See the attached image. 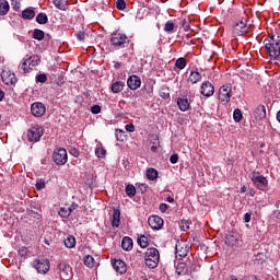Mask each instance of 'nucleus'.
I'll return each instance as SVG.
<instances>
[{
  "mask_svg": "<svg viewBox=\"0 0 280 280\" xmlns=\"http://www.w3.org/2000/svg\"><path fill=\"white\" fill-rule=\"evenodd\" d=\"M264 45L270 60L280 61V33L276 32L273 35L265 38Z\"/></svg>",
  "mask_w": 280,
  "mask_h": 280,
  "instance_id": "1",
  "label": "nucleus"
},
{
  "mask_svg": "<svg viewBox=\"0 0 280 280\" xmlns=\"http://www.w3.org/2000/svg\"><path fill=\"white\" fill-rule=\"evenodd\" d=\"M109 43L112 47L124 49L125 47H128V45H130V38H128V35H126V33L115 31L110 34Z\"/></svg>",
  "mask_w": 280,
  "mask_h": 280,
  "instance_id": "2",
  "label": "nucleus"
},
{
  "mask_svg": "<svg viewBox=\"0 0 280 280\" xmlns=\"http://www.w3.org/2000/svg\"><path fill=\"white\" fill-rule=\"evenodd\" d=\"M144 261L148 268H156L159 266V261H161V254L159 253V249L155 247H149L145 252Z\"/></svg>",
  "mask_w": 280,
  "mask_h": 280,
  "instance_id": "3",
  "label": "nucleus"
},
{
  "mask_svg": "<svg viewBox=\"0 0 280 280\" xmlns=\"http://www.w3.org/2000/svg\"><path fill=\"white\" fill-rule=\"evenodd\" d=\"M247 23L248 15H245V18H242L240 22L233 25L232 34H234V36H244V34H248L250 26H248Z\"/></svg>",
  "mask_w": 280,
  "mask_h": 280,
  "instance_id": "4",
  "label": "nucleus"
},
{
  "mask_svg": "<svg viewBox=\"0 0 280 280\" xmlns=\"http://www.w3.org/2000/svg\"><path fill=\"white\" fill-rule=\"evenodd\" d=\"M43 135H45V129L40 125H34L27 130V139L31 143H38Z\"/></svg>",
  "mask_w": 280,
  "mask_h": 280,
  "instance_id": "5",
  "label": "nucleus"
},
{
  "mask_svg": "<svg viewBox=\"0 0 280 280\" xmlns=\"http://www.w3.org/2000/svg\"><path fill=\"white\" fill-rule=\"evenodd\" d=\"M189 248L191 247L189 246V243H187V241H177L175 245L176 259H178L179 261L185 259V257L189 255Z\"/></svg>",
  "mask_w": 280,
  "mask_h": 280,
  "instance_id": "6",
  "label": "nucleus"
},
{
  "mask_svg": "<svg viewBox=\"0 0 280 280\" xmlns=\"http://www.w3.org/2000/svg\"><path fill=\"white\" fill-rule=\"evenodd\" d=\"M33 268L37 270L38 275H47L49 272V259L44 257H38L33 261Z\"/></svg>",
  "mask_w": 280,
  "mask_h": 280,
  "instance_id": "7",
  "label": "nucleus"
},
{
  "mask_svg": "<svg viewBox=\"0 0 280 280\" xmlns=\"http://www.w3.org/2000/svg\"><path fill=\"white\" fill-rule=\"evenodd\" d=\"M232 93H233V85L224 84L219 89V100L223 104H229L233 95Z\"/></svg>",
  "mask_w": 280,
  "mask_h": 280,
  "instance_id": "8",
  "label": "nucleus"
},
{
  "mask_svg": "<svg viewBox=\"0 0 280 280\" xmlns=\"http://www.w3.org/2000/svg\"><path fill=\"white\" fill-rule=\"evenodd\" d=\"M68 159L66 149L59 148L54 151L52 160L56 165H65Z\"/></svg>",
  "mask_w": 280,
  "mask_h": 280,
  "instance_id": "9",
  "label": "nucleus"
},
{
  "mask_svg": "<svg viewBox=\"0 0 280 280\" xmlns=\"http://www.w3.org/2000/svg\"><path fill=\"white\" fill-rule=\"evenodd\" d=\"M1 79L3 84L7 86H14V84L18 82L16 74L10 70H3L1 73Z\"/></svg>",
  "mask_w": 280,
  "mask_h": 280,
  "instance_id": "10",
  "label": "nucleus"
},
{
  "mask_svg": "<svg viewBox=\"0 0 280 280\" xmlns=\"http://www.w3.org/2000/svg\"><path fill=\"white\" fill-rule=\"evenodd\" d=\"M60 277L62 280H71L73 279V268L69 266L67 262L59 264Z\"/></svg>",
  "mask_w": 280,
  "mask_h": 280,
  "instance_id": "11",
  "label": "nucleus"
},
{
  "mask_svg": "<svg viewBox=\"0 0 280 280\" xmlns=\"http://www.w3.org/2000/svg\"><path fill=\"white\" fill-rule=\"evenodd\" d=\"M47 113V107H45V104L40 102H35L31 105V114L33 117H43Z\"/></svg>",
  "mask_w": 280,
  "mask_h": 280,
  "instance_id": "12",
  "label": "nucleus"
},
{
  "mask_svg": "<svg viewBox=\"0 0 280 280\" xmlns=\"http://www.w3.org/2000/svg\"><path fill=\"white\" fill-rule=\"evenodd\" d=\"M252 183L256 185V187H268V178H266L264 175H259L257 172L252 173Z\"/></svg>",
  "mask_w": 280,
  "mask_h": 280,
  "instance_id": "13",
  "label": "nucleus"
},
{
  "mask_svg": "<svg viewBox=\"0 0 280 280\" xmlns=\"http://www.w3.org/2000/svg\"><path fill=\"white\" fill-rule=\"evenodd\" d=\"M149 226L153 229V231H161L163 229L164 221L159 215H151L148 220Z\"/></svg>",
  "mask_w": 280,
  "mask_h": 280,
  "instance_id": "14",
  "label": "nucleus"
},
{
  "mask_svg": "<svg viewBox=\"0 0 280 280\" xmlns=\"http://www.w3.org/2000/svg\"><path fill=\"white\" fill-rule=\"evenodd\" d=\"M201 95H203V97H211L213 95V93H215V88L213 86V84L209 81H205L201 84V90H200Z\"/></svg>",
  "mask_w": 280,
  "mask_h": 280,
  "instance_id": "15",
  "label": "nucleus"
},
{
  "mask_svg": "<svg viewBox=\"0 0 280 280\" xmlns=\"http://www.w3.org/2000/svg\"><path fill=\"white\" fill-rule=\"evenodd\" d=\"M110 222H112L113 229H119L121 224V210H119V208H113Z\"/></svg>",
  "mask_w": 280,
  "mask_h": 280,
  "instance_id": "16",
  "label": "nucleus"
},
{
  "mask_svg": "<svg viewBox=\"0 0 280 280\" xmlns=\"http://www.w3.org/2000/svg\"><path fill=\"white\" fill-rule=\"evenodd\" d=\"M127 86L131 90V91H137V89L141 88V78L137 77V75H130L127 80Z\"/></svg>",
  "mask_w": 280,
  "mask_h": 280,
  "instance_id": "17",
  "label": "nucleus"
},
{
  "mask_svg": "<svg viewBox=\"0 0 280 280\" xmlns=\"http://www.w3.org/2000/svg\"><path fill=\"white\" fill-rule=\"evenodd\" d=\"M113 267L119 275H125L127 272L128 267L126 266V262L121 259L112 260Z\"/></svg>",
  "mask_w": 280,
  "mask_h": 280,
  "instance_id": "18",
  "label": "nucleus"
},
{
  "mask_svg": "<svg viewBox=\"0 0 280 280\" xmlns=\"http://www.w3.org/2000/svg\"><path fill=\"white\" fill-rule=\"evenodd\" d=\"M26 62L28 63V69L34 71V69L40 65V57L38 55H33L26 59Z\"/></svg>",
  "mask_w": 280,
  "mask_h": 280,
  "instance_id": "19",
  "label": "nucleus"
},
{
  "mask_svg": "<svg viewBox=\"0 0 280 280\" xmlns=\"http://www.w3.org/2000/svg\"><path fill=\"white\" fill-rule=\"evenodd\" d=\"M254 117L257 121H261V119H266V106L258 105L254 110Z\"/></svg>",
  "mask_w": 280,
  "mask_h": 280,
  "instance_id": "20",
  "label": "nucleus"
},
{
  "mask_svg": "<svg viewBox=\"0 0 280 280\" xmlns=\"http://www.w3.org/2000/svg\"><path fill=\"white\" fill-rule=\"evenodd\" d=\"M177 106L179 107V110H182V113H185L189 110L191 105L189 104V100L184 96L182 98H177Z\"/></svg>",
  "mask_w": 280,
  "mask_h": 280,
  "instance_id": "21",
  "label": "nucleus"
},
{
  "mask_svg": "<svg viewBox=\"0 0 280 280\" xmlns=\"http://www.w3.org/2000/svg\"><path fill=\"white\" fill-rule=\"evenodd\" d=\"M201 80H202V74H200V72L190 71V74L188 77V82H190V84H198V82H200Z\"/></svg>",
  "mask_w": 280,
  "mask_h": 280,
  "instance_id": "22",
  "label": "nucleus"
},
{
  "mask_svg": "<svg viewBox=\"0 0 280 280\" xmlns=\"http://www.w3.org/2000/svg\"><path fill=\"white\" fill-rule=\"evenodd\" d=\"M132 246H135L132 238H130L129 236H125L121 242L122 250H132Z\"/></svg>",
  "mask_w": 280,
  "mask_h": 280,
  "instance_id": "23",
  "label": "nucleus"
},
{
  "mask_svg": "<svg viewBox=\"0 0 280 280\" xmlns=\"http://www.w3.org/2000/svg\"><path fill=\"white\" fill-rule=\"evenodd\" d=\"M187 272H189V269L187 268V264L186 262H178L176 266V273L179 277H185V275H187Z\"/></svg>",
  "mask_w": 280,
  "mask_h": 280,
  "instance_id": "24",
  "label": "nucleus"
},
{
  "mask_svg": "<svg viewBox=\"0 0 280 280\" xmlns=\"http://www.w3.org/2000/svg\"><path fill=\"white\" fill-rule=\"evenodd\" d=\"M35 16L36 12H34L32 8H27L22 11V19H24V21H32Z\"/></svg>",
  "mask_w": 280,
  "mask_h": 280,
  "instance_id": "25",
  "label": "nucleus"
},
{
  "mask_svg": "<svg viewBox=\"0 0 280 280\" xmlns=\"http://www.w3.org/2000/svg\"><path fill=\"white\" fill-rule=\"evenodd\" d=\"M126 86V83L124 81H115L112 83V92L113 93H121Z\"/></svg>",
  "mask_w": 280,
  "mask_h": 280,
  "instance_id": "26",
  "label": "nucleus"
},
{
  "mask_svg": "<svg viewBox=\"0 0 280 280\" xmlns=\"http://www.w3.org/2000/svg\"><path fill=\"white\" fill-rule=\"evenodd\" d=\"M10 12V3L7 0H0V16H5Z\"/></svg>",
  "mask_w": 280,
  "mask_h": 280,
  "instance_id": "27",
  "label": "nucleus"
},
{
  "mask_svg": "<svg viewBox=\"0 0 280 280\" xmlns=\"http://www.w3.org/2000/svg\"><path fill=\"white\" fill-rule=\"evenodd\" d=\"M49 21V18H47V13H39L36 16V23H38L39 25H47Z\"/></svg>",
  "mask_w": 280,
  "mask_h": 280,
  "instance_id": "28",
  "label": "nucleus"
},
{
  "mask_svg": "<svg viewBox=\"0 0 280 280\" xmlns=\"http://www.w3.org/2000/svg\"><path fill=\"white\" fill-rule=\"evenodd\" d=\"M125 191L129 198H135V196L137 195V188H135V185L132 184L127 185Z\"/></svg>",
  "mask_w": 280,
  "mask_h": 280,
  "instance_id": "29",
  "label": "nucleus"
},
{
  "mask_svg": "<svg viewBox=\"0 0 280 280\" xmlns=\"http://www.w3.org/2000/svg\"><path fill=\"white\" fill-rule=\"evenodd\" d=\"M147 178L148 180H156V178H159V171L155 168H149L147 171Z\"/></svg>",
  "mask_w": 280,
  "mask_h": 280,
  "instance_id": "30",
  "label": "nucleus"
},
{
  "mask_svg": "<svg viewBox=\"0 0 280 280\" xmlns=\"http://www.w3.org/2000/svg\"><path fill=\"white\" fill-rule=\"evenodd\" d=\"M63 242L66 248H75V236L69 235Z\"/></svg>",
  "mask_w": 280,
  "mask_h": 280,
  "instance_id": "31",
  "label": "nucleus"
},
{
  "mask_svg": "<svg viewBox=\"0 0 280 280\" xmlns=\"http://www.w3.org/2000/svg\"><path fill=\"white\" fill-rule=\"evenodd\" d=\"M33 38L35 40H44L45 39V32L40 28H35L33 32Z\"/></svg>",
  "mask_w": 280,
  "mask_h": 280,
  "instance_id": "32",
  "label": "nucleus"
},
{
  "mask_svg": "<svg viewBox=\"0 0 280 280\" xmlns=\"http://www.w3.org/2000/svg\"><path fill=\"white\" fill-rule=\"evenodd\" d=\"M52 3L58 10H67V0H52Z\"/></svg>",
  "mask_w": 280,
  "mask_h": 280,
  "instance_id": "33",
  "label": "nucleus"
},
{
  "mask_svg": "<svg viewBox=\"0 0 280 280\" xmlns=\"http://www.w3.org/2000/svg\"><path fill=\"white\" fill-rule=\"evenodd\" d=\"M175 27H176V24H174L172 20H170L164 25V32H166L167 34H174Z\"/></svg>",
  "mask_w": 280,
  "mask_h": 280,
  "instance_id": "34",
  "label": "nucleus"
},
{
  "mask_svg": "<svg viewBox=\"0 0 280 280\" xmlns=\"http://www.w3.org/2000/svg\"><path fill=\"white\" fill-rule=\"evenodd\" d=\"M175 67L177 69H179V71H183V69H185V67H187V60L183 57H179L176 61H175Z\"/></svg>",
  "mask_w": 280,
  "mask_h": 280,
  "instance_id": "35",
  "label": "nucleus"
},
{
  "mask_svg": "<svg viewBox=\"0 0 280 280\" xmlns=\"http://www.w3.org/2000/svg\"><path fill=\"white\" fill-rule=\"evenodd\" d=\"M225 244H228V246H240V238H237V236H229Z\"/></svg>",
  "mask_w": 280,
  "mask_h": 280,
  "instance_id": "36",
  "label": "nucleus"
},
{
  "mask_svg": "<svg viewBox=\"0 0 280 280\" xmlns=\"http://www.w3.org/2000/svg\"><path fill=\"white\" fill-rule=\"evenodd\" d=\"M141 91L142 95H148V97H152V93H154V88L150 84H145Z\"/></svg>",
  "mask_w": 280,
  "mask_h": 280,
  "instance_id": "37",
  "label": "nucleus"
},
{
  "mask_svg": "<svg viewBox=\"0 0 280 280\" xmlns=\"http://www.w3.org/2000/svg\"><path fill=\"white\" fill-rule=\"evenodd\" d=\"M138 244L141 248H148V246H150V243L148 242V236L142 235L138 237Z\"/></svg>",
  "mask_w": 280,
  "mask_h": 280,
  "instance_id": "38",
  "label": "nucleus"
},
{
  "mask_svg": "<svg viewBox=\"0 0 280 280\" xmlns=\"http://www.w3.org/2000/svg\"><path fill=\"white\" fill-rule=\"evenodd\" d=\"M84 264L88 268H93L95 266V258L91 255L84 257Z\"/></svg>",
  "mask_w": 280,
  "mask_h": 280,
  "instance_id": "39",
  "label": "nucleus"
},
{
  "mask_svg": "<svg viewBox=\"0 0 280 280\" xmlns=\"http://www.w3.org/2000/svg\"><path fill=\"white\" fill-rule=\"evenodd\" d=\"M243 117H244V115L242 114V109H240V108L234 109L233 119H234V121H236V124H240V121H242Z\"/></svg>",
  "mask_w": 280,
  "mask_h": 280,
  "instance_id": "40",
  "label": "nucleus"
},
{
  "mask_svg": "<svg viewBox=\"0 0 280 280\" xmlns=\"http://www.w3.org/2000/svg\"><path fill=\"white\" fill-rule=\"evenodd\" d=\"M180 25H182L184 32H189V30H191V20L183 19L180 22Z\"/></svg>",
  "mask_w": 280,
  "mask_h": 280,
  "instance_id": "41",
  "label": "nucleus"
},
{
  "mask_svg": "<svg viewBox=\"0 0 280 280\" xmlns=\"http://www.w3.org/2000/svg\"><path fill=\"white\" fill-rule=\"evenodd\" d=\"M115 135H116L117 141H121V142L126 141V131L121 129H116Z\"/></svg>",
  "mask_w": 280,
  "mask_h": 280,
  "instance_id": "42",
  "label": "nucleus"
},
{
  "mask_svg": "<svg viewBox=\"0 0 280 280\" xmlns=\"http://www.w3.org/2000/svg\"><path fill=\"white\" fill-rule=\"evenodd\" d=\"M19 70L21 73H30L32 70L30 69V65L27 63V60H25L23 63L20 65Z\"/></svg>",
  "mask_w": 280,
  "mask_h": 280,
  "instance_id": "43",
  "label": "nucleus"
},
{
  "mask_svg": "<svg viewBox=\"0 0 280 280\" xmlns=\"http://www.w3.org/2000/svg\"><path fill=\"white\" fill-rule=\"evenodd\" d=\"M160 97H162V100H170V89L162 88L160 90Z\"/></svg>",
  "mask_w": 280,
  "mask_h": 280,
  "instance_id": "44",
  "label": "nucleus"
},
{
  "mask_svg": "<svg viewBox=\"0 0 280 280\" xmlns=\"http://www.w3.org/2000/svg\"><path fill=\"white\" fill-rule=\"evenodd\" d=\"M180 231H189V221L183 219L178 222Z\"/></svg>",
  "mask_w": 280,
  "mask_h": 280,
  "instance_id": "45",
  "label": "nucleus"
},
{
  "mask_svg": "<svg viewBox=\"0 0 280 280\" xmlns=\"http://www.w3.org/2000/svg\"><path fill=\"white\" fill-rule=\"evenodd\" d=\"M59 215L60 218H69V215H71V210H69V208H60Z\"/></svg>",
  "mask_w": 280,
  "mask_h": 280,
  "instance_id": "46",
  "label": "nucleus"
},
{
  "mask_svg": "<svg viewBox=\"0 0 280 280\" xmlns=\"http://www.w3.org/2000/svg\"><path fill=\"white\" fill-rule=\"evenodd\" d=\"M95 155L97 156V159H104V156H106V149L97 148L95 150Z\"/></svg>",
  "mask_w": 280,
  "mask_h": 280,
  "instance_id": "47",
  "label": "nucleus"
},
{
  "mask_svg": "<svg viewBox=\"0 0 280 280\" xmlns=\"http://www.w3.org/2000/svg\"><path fill=\"white\" fill-rule=\"evenodd\" d=\"M36 82L40 83V84H45V82H47V74L42 73V74H37L36 75Z\"/></svg>",
  "mask_w": 280,
  "mask_h": 280,
  "instance_id": "48",
  "label": "nucleus"
},
{
  "mask_svg": "<svg viewBox=\"0 0 280 280\" xmlns=\"http://www.w3.org/2000/svg\"><path fill=\"white\" fill-rule=\"evenodd\" d=\"M18 253L20 257H24L25 259L30 255V249L27 247H21Z\"/></svg>",
  "mask_w": 280,
  "mask_h": 280,
  "instance_id": "49",
  "label": "nucleus"
},
{
  "mask_svg": "<svg viewBox=\"0 0 280 280\" xmlns=\"http://www.w3.org/2000/svg\"><path fill=\"white\" fill-rule=\"evenodd\" d=\"M92 115H100L102 113V107L100 105H93L91 107Z\"/></svg>",
  "mask_w": 280,
  "mask_h": 280,
  "instance_id": "50",
  "label": "nucleus"
},
{
  "mask_svg": "<svg viewBox=\"0 0 280 280\" xmlns=\"http://www.w3.org/2000/svg\"><path fill=\"white\" fill-rule=\"evenodd\" d=\"M116 8L117 10H124L126 8V0H117Z\"/></svg>",
  "mask_w": 280,
  "mask_h": 280,
  "instance_id": "51",
  "label": "nucleus"
},
{
  "mask_svg": "<svg viewBox=\"0 0 280 280\" xmlns=\"http://www.w3.org/2000/svg\"><path fill=\"white\" fill-rule=\"evenodd\" d=\"M170 162L172 163V165H176V163H178V154L177 153H173L170 156Z\"/></svg>",
  "mask_w": 280,
  "mask_h": 280,
  "instance_id": "52",
  "label": "nucleus"
},
{
  "mask_svg": "<svg viewBox=\"0 0 280 280\" xmlns=\"http://www.w3.org/2000/svg\"><path fill=\"white\" fill-rule=\"evenodd\" d=\"M69 154H71V156H74V159H78V156H80V151L75 148H71L69 150Z\"/></svg>",
  "mask_w": 280,
  "mask_h": 280,
  "instance_id": "53",
  "label": "nucleus"
},
{
  "mask_svg": "<svg viewBox=\"0 0 280 280\" xmlns=\"http://www.w3.org/2000/svg\"><path fill=\"white\" fill-rule=\"evenodd\" d=\"M167 209H170V206L167 203H161L160 205L161 213H165V211H167Z\"/></svg>",
  "mask_w": 280,
  "mask_h": 280,
  "instance_id": "54",
  "label": "nucleus"
},
{
  "mask_svg": "<svg viewBox=\"0 0 280 280\" xmlns=\"http://www.w3.org/2000/svg\"><path fill=\"white\" fill-rule=\"evenodd\" d=\"M126 130L127 132H135V125L133 124H128L126 125Z\"/></svg>",
  "mask_w": 280,
  "mask_h": 280,
  "instance_id": "55",
  "label": "nucleus"
},
{
  "mask_svg": "<svg viewBox=\"0 0 280 280\" xmlns=\"http://www.w3.org/2000/svg\"><path fill=\"white\" fill-rule=\"evenodd\" d=\"M250 218H253V213L246 212L244 215V222L246 223L250 222Z\"/></svg>",
  "mask_w": 280,
  "mask_h": 280,
  "instance_id": "56",
  "label": "nucleus"
},
{
  "mask_svg": "<svg viewBox=\"0 0 280 280\" xmlns=\"http://www.w3.org/2000/svg\"><path fill=\"white\" fill-rule=\"evenodd\" d=\"M79 205L75 202H72L71 206L68 208V210L70 211V213H73V211H75V209H78Z\"/></svg>",
  "mask_w": 280,
  "mask_h": 280,
  "instance_id": "57",
  "label": "nucleus"
},
{
  "mask_svg": "<svg viewBox=\"0 0 280 280\" xmlns=\"http://www.w3.org/2000/svg\"><path fill=\"white\" fill-rule=\"evenodd\" d=\"M13 10H15V12H19V10H21V2L13 1Z\"/></svg>",
  "mask_w": 280,
  "mask_h": 280,
  "instance_id": "58",
  "label": "nucleus"
},
{
  "mask_svg": "<svg viewBox=\"0 0 280 280\" xmlns=\"http://www.w3.org/2000/svg\"><path fill=\"white\" fill-rule=\"evenodd\" d=\"M85 37H86V35L84 34V32H79V33L77 34L78 40H84Z\"/></svg>",
  "mask_w": 280,
  "mask_h": 280,
  "instance_id": "59",
  "label": "nucleus"
},
{
  "mask_svg": "<svg viewBox=\"0 0 280 280\" xmlns=\"http://www.w3.org/2000/svg\"><path fill=\"white\" fill-rule=\"evenodd\" d=\"M44 187H45V183L36 184V189H44Z\"/></svg>",
  "mask_w": 280,
  "mask_h": 280,
  "instance_id": "60",
  "label": "nucleus"
},
{
  "mask_svg": "<svg viewBox=\"0 0 280 280\" xmlns=\"http://www.w3.org/2000/svg\"><path fill=\"white\" fill-rule=\"evenodd\" d=\"M159 151V145L153 144L151 145V152H158Z\"/></svg>",
  "mask_w": 280,
  "mask_h": 280,
  "instance_id": "61",
  "label": "nucleus"
},
{
  "mask_svg": "<svg viewBox=\"0 0 280 280\" xmlns=\"http://www.w3.org/2000/svg\"><path fill=\"white\" fill-rule=\"evenodd\" d=\"M3 97H5V92H3L0 88V102H3Z\"/></svg>",
  "mask_w": 280,
  "mask_h": 280,
  "instance_id": "62",
  "label": "nucleus"
},
{
  "mask_svg": "<svg viewBox=\"0 0 280 280\" xmlns=\"http://www.w3.org/2000/svg\"><path fill=\"white\" fill-rule=\"evenodd\" d=\"M114 67H115L116 69H120V68H121V62L116 61V62L114 63Z\"/></svg>",
  "mask_w": 280,
  "mask_h": 280,
  "instance_id": "63",
  "label": "nucleus"
},
{
  "mask_svg": "<svg viewBox=\"0 0 280 280\" xmlns=\"http://www.w3.org/2000/svg\"><path fill=\"white\" fill-rule=\"evenodd\" d=\"M276 119H277V121H279V124H280V109L278 110V113H277V115H276Z\"/></svg>",
  "mask_w": 280,
  "mask_h": 280,
  "instance_id": "64",
  "label": "nucleus"
}]
</instances>
